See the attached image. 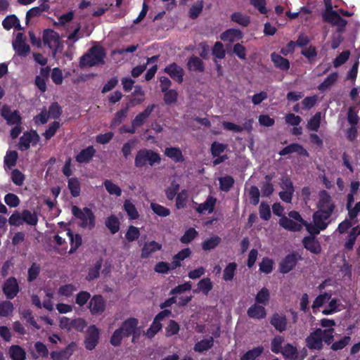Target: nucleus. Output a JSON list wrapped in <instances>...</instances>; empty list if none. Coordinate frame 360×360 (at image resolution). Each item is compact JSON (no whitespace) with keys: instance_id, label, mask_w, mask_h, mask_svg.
Segmentation results:
<instances>
[{"instance_id":"nucleus-1","label":"nucleus","mask_w":360,"mask_h":360,"mask_svg":"<svg viewBox=\"0 0 360 360\" xmlns=\"http://www.w3.org/2000/svg\"><path fill=\"white\" fill-rule=\"evenodd\" d=\"M105 52L103 47L94 46L91 47L79 59V66L83 68H91L98 65L104 64Z\"/></svg>"},{"instance_id":"nucleus-2","label":"nucleus","mask_w":360,"mask_h":360,"mask_svg":"<svg viewBox=\"0 0 360 360\" xmlns=\"http://www.w3.org/2000/svg\"><path fill=\"white\" fill-rule=\"evenodd\" d=\"M325 10L321 13V18L323 22L330 23L332 26L342 27L347 25V21L342 18L340 14L333 9L332 0H323Z\"/></svg>"},{"instance_id":"nucleus-3","label":"nucleus","mask_w":360,"mask_h":360,"mask_svg":"<svg viewBox=\"0 0 360 360\" xmlns=\"http://www.w3.org/2000/svg\"><path fill=\"white\" fill-rule=\"evenodd\" d=\"M72 213L74 217L81 221L79 226L83 229L92 230L96 226V217L91 209L89 207L79 208L72 206Z\"/></svg>"},{"instance_id":"nucleus-4","label":"nucleus","mask_w":360,"mask_h":360,"mask_svg":"<svg viewBox=\"0 0 360 360\" xmlns=\"http://www.w3.org/2000/svg\"><path fill=\"white\" fill-rule=\"evenodd\" d=\"M161 158L159 153L150 149L142 148L136 153L134 165L136 167L141 168L147 164L153 166L155 164H159Z\"/></svg>"},{"instance_id":"nucleus-5","label":"nucleus","mask_w":360,"mask_h":360,"mask_svg":"<svg viewBox=\"0 0 360 360\" xmlns=\"http://www.w3.org/2000/svg\"><path fill=\"white\" fill-rule=\"evenodd\" d=\"M302 256L297 251H292L286 255L278 264V271L286 274L292 271L300 260H302Z\"/></svg>"},{"instance_id":"nucleus-6","label":"nucleus","mask_w":360,"mask_h":360,"mask_svg":"<svg viewBox=\"0 0 360 360\" xmlns=\"http://www.w3.org/2000/svg\"><path fill=\"white\" fill-rule=\"evenodd\" d=\"M1 117L6 121L9 126L22 125V118L18 110H12L9 105H4L1 110Z\"/></svg>"},{"instance_id":"nucleus-7","label":"nucleus","mask_w":360,"mask_h":360,"mask_svg":"<svg viewBox=\"0 0 360 360\" xmlns=\"http://www.w3.org/2000/svg\"><path fill=\"white\" fill-rule=\"evenodd\" d=\"M88 308L92 316L102 314L106 309V301L101 295H95L89 300Z\"/></svg>"},{"instance_id":"nucleus-8","label":"nucleus","mask_w":360,"mask_h":360,"mask_svg":"<svg viewBox=\"0 0 360 360\" xmlns=\"http://www.w3.org/2000/svg\"><path fill=\"white\" fill-rule=\"evenodd\" d=\"M321 333V328H318L306 338L305 343L308 349L320 351L323 348Z\"/></svg>"},{"instance_id":"nucleus-9","label":"nucleus","mask_w":360,"mask_h":360,"mask_svg":"<svg viewBox=\"0 0 360 360\" xmlns=\"http://www.w3.org/2000/svg\"><path fill=\"white\" fill-rule=\"evenodd\" d=\"M39 135L36 130L31 129L30 131H26L20 138L18 148L21 150H27L30 147V143L34 146L39 141Z\"/></svg>"},{"instance_id":"nucleus-10","label":"nucleus","mask_w":360,"mask_h":360,"mask_svg":"<svg viewBox=\"0 0 360 360\" xmlns=\"http://www.w3.org/2000/svg\"><path fill=\"white\" fill-rule=\"evenodd\" d=\"M2 290L8 300H12L16 297L20 290L17 279L12 276L6 280L3 285Z\"/></svg>"},{"instance_id":"nucleus-11","label":"nucleus","mask_w":360,"mask_h":360,"mask_svg":"<svg viewBox=\"0 0 360 360\" xmlns=\"http://www.w3.org/2000/svg\"><path fill=\"white\" fill-rule=\"evenodd\" d=\"M270 324L279 333H283L287 329L288 320L283 313H274L269 319Z\"/></svg>"},{"instance_id":"nucleus-12","label":"nucleus","mask_w":360,"mask_h":360,"mask_svg":"<svg viewBox=\"0 0 360 360\" xmlns=\"http://www.w3.org/2000/svg\"><path fill=\"white\" fill-rule=\"evenodd\" d=\"M99 340V330L95 325L88 328L86 337L84 340L85 347L88 350H93L98 345Z\"/></svg>"},{"instance_id":"nucleus-13","label":"nucleus","mask_w":360,"mask_h":360,"mask_svg":"<svg viewBox=\"0 0 360 360\" xmlns=\"http://www.w3.org/2000/svg\"><path fill=\"white\" fill-rule=\"evenodd\" d=\"M164 72L169 75V77L179 84H181L184 81V70L176 63H172L166 66Z\"/></svg>"},{"instance_id":"nucleus-14","label":"nucleus","mask_w":360,"mask_h":360,"mask_svg":"<svg viewBox=\"0 0 360 360\" xmlns=\"http://www.w3.org/2000/svg\"><path fill=\"white\" fill-rule=\"evenodd\" d=\"M333 214V210H319L313 214L314 223L319 226L320 229H326L328 225L325 221L328 219Z\"/></svg>"},{"instance_id":"nucleus-15","label":"nucleus","mask_w":360,"mask_h":360,"mask_svg":"<svg viewBox=\"0 0 360 360\" xmlns=\"http://www.w3.org/2000/svg\"><path fill=\"white\" fill-rule=\"evenodd\" d=\"M13 47L20 56L25 57L30 51V47L25 43L22 33H18L15 41L13 43Z\"/></svg>"},{"instance_id":"nucleus-16","label":"nucleus","mask_w":360,"mask_h":360,"mask_svg":"<svg viewBox=\"0 0 360 360\" xmlns=\"http://www.w3.org/2000/svg\"><path fill=\"white\" fill-rule=\"evenodd\" d=\"M76 344L74 342H70L65 348L60 351L51 352L50 355L52 360H69L73 354Z\"/></svg>"},{"instance_id":"nucleus-17","label":"nucleus","mask_w":360,"mask_h":360,"mask_svg":"<svg viewBox=\"0 0 360 360\" xmlns=\"http://www.w3.org/2000/svg\"><path fill=\"white\" fill-rule=\"evenodd\" d=\"M304 248L310 252L319 255L321 252V246L315 236H305L302 240Z\"/></svg>"},{"instance_id":"nucleus-18","label":"nucleus","mask_w":360,"mask_h":360,"mask_svg":"<svg viewBox=\"0 0 360 360\" xmlns=\"http://www.w3.org/2000/svg\"><path fill=\"white\" fill-rule=\"evenodd\" d=\"M155 107V104H151L148 105L143 112L137 114L134 119L131 120V124L134 127H137L143 126L148 120V118L150 117Z\"/></svg>"},{"instance_id":"nucleus-19","label":"nucleus","mask_w":360,"mask_h":360,"mask_svg":"<svg viewBox=\"0 0 360 360\" xmlns=\"http://www.w3.org/2000/svg\"><path fill=\"white\" fill-rule=\"evenodd\" d=\"M293 153H296L302 156H309V153L307 150L302 145L297 143H293L284 147L281 150L279 151L278 154L281 156H285Z\"/></svg>"},{"instance_id":"nucleus-20","label":"nucleus","mask_w":360,"mask_h":360,"mask_svg":"<svg viewBox=\"0 0 360 360\" xmlns=\"http://www.w3.org/2000/svg\"><path fill=\"white\" fill-rule=\"evenodd\" d=\"M43 41L45 46H47L49 49H52L53 46L58 44L59 35L53 30H44L43 32Z\"/></svg>"},{"instance_id":"nucleus-21","label":"nucleus","mask_w":360,"mask_h":360,"mask_svg":"<svg viewBox=\"0 0 360 360\" xmlns=\"http://www.w3.org/2000/svg\"><path fill=\"white\" fill-rule=\"evenodd\" d=\"M138 324L139 320L136 318L130 317L122 323L120 328L123 332V335L125 338H129L134 332Z\"/></svg>"},{"instance_id":"nucleus-22","label":"nucleus","mask_w":360,"mask_h":360,"mask_svg":"<svg viewBox=\"0 0 360 360\" xmlns=\"http://www.w3.org/2000/svg\"><path fill=\"white\" fill-rule=\"evenodd\" d=\"M220 38L224 41L233 43L236 41L242 39L243 34L238 29L231 28L223 32L220 35Z\"/></svg>"},{"instance_id":"nucleus-23","label":"nucleus","mask_w":360,"mask_h":360,"mask_svg":"<svg viewBox=\"0 0 360 360\" xmlns=\"http://www.w3.org/2000/svg\"><path fill=\"white\" fill-rule=\"evenodd\" d=\"M162 249V245L159 243L152 240L150 242H146L143 245L141 249V257L142 259L148 258L153 253L160 250Z\"/></svg>"},{"instance_id":"nucleus-24","label":"nucleus","mask_w":360,"mask_h":360,"mask_svg":"<svg viewBox=\"0 0 360 360\" xmlns=\"http://www.w3.org/2000/svg\"><path fill=\"white\" fill-rule=\"evenodd\" d=\"M278 224L281 227L287 231L297 232L302 230V224L298 223L285 216L281 217Z\"/></svg>"},{"instance_id":"nucleus-25","label":"nucleus","mask_w":360,"mask_h":360,"mask_svg":"<svg viewBox=\"0 0 360 360\" xmlns=\"http://www.w3.org/2000/svg\"><path fill=\"white\" fill-rule=\"evenodd\" d=\"M319 197L320 198L318 202V209L324 210L332 209L333 212L335 209V205L332 202L331 197L328 193L326 191L323 190L320 192Z\"/></svg>"},{"instance_id":"nucleus-26","label":"nucleus","mask_w":360,"mask_h":360,"mask_svg":"<svg viewBox=\"0 0 360 360\" xmlns=\"http://www.w3.org/2000/svg\"><path fill=\"white\" fill-rule=\"evenodd\" d=\"M247 314L251 319H262L266 317V311L264 306L255 303L248 308Z\"/></svg>"},{"instance_id":"nucleus-27","label":"nucleus","mask_w":360,"mask_h":360,"mask_svg":"<svg viewBox=\"0 0 360 360\" xmlns=\"http://www.w3.org/2000/svg\"><path fill=\"white\" fill-rule=\"evenodd\" d=\"M96 153V150L92 146L82 149L75 157V160L79 163L89 162Z\"/></svg>"},{"instance_id":"nucleus-28","label":"nucleus","mask_w":360,"mask_h":360,"mask_svg":"<svg viewBox=\"0 0 360 360\" xmlns=\"http://www.w3.org/2000/svg\"><path fill=\"white\" fill-rule=\"evenodd\" d=\"M271 60L276 68L283 71H287L290 69V65L289 60L276 52H273L271 54Z\"/></svg>"},{"instance_id":"nucleus-29","label":"nucleus","mask_w":360,"mask_h":360,"mask_svg":"<svg viewBox=\"0 0 360 360\" xmlns=\"http://www.w3.org/2000/svg\"><path fill=\"white\" fill-rule=\"evenodd\" d=\"M67 235L70 239V244L69 254H73L82 245V238L79 233L74 234L70 229H68Z\"/></svg>"},{"instance_id":"nucleus-30","label":"nucleus","mask_w":360,"mask_h":360,"mask_svg":"<svg viewBox=\"0 0 360 360\" xmlns=\"http://www.w3.org/2000/svg\"><path fill=\"white\" fill-rule=\"evenodd\" d=\"M165 155L175 162H183L185 160L182 151L179 147L166 148Z\"/></svg>"},{"instance_id":"nucleus-31","label":"nucleus","mask_w":360,"mask_h":360,"mask_svg":"<svg viewBox=\"0 0 360 360\" xmlns=\"http://www.w3.org/2000/svg\"><path fill=\"white\" fill-rule=\"evenodd\" d=\"M191 255V250L189 248L182 249L176 255L173 257V260L171 262V269H176L181 266V261L186 259Z\"/></svg>"},{"instance_id":"nucleus-32","label":"nucleus","mask_w":360,"mask_h":360,"mask_svg":"<svg viewBox=\"0 0 360 360\" xmlns=\"http://www.w3.org/2000/svg\"><path fill=\"white\" fill-rule=\"evenodd\" d=\"M187 68L191 71H195L198 72H202L205 70L204 63L200 58L195 56H192L188 59Z\"/></svg>"},{"instance_id":"nucleus-33","label":"nucleus","mask_w":360,"mask_h":360,"mask_svg":"<svg viewBox=\"0 0 360 360\" xmlns=\"http://www.w3.org/2000/svg\"><path fill=\"white\" fill-rule=\"evenodd\" d=\"M2 25L6 30H10L13 27L18 30H21L22 29L20 26L19 19L15 15H9L6 16L2 21Z\"/></svg>"},{"instance_id":"nucleus-34","label":"nucleus","mask_w":360,"mask_h":360,"mask_svg":"<svg viewBox=\"0 0 360 360\" xmlns=\"http://www.w3.org/2000/svg\"><path fill=\"white\" fill-rule=\"evenodd\" d=\"M214 345V338L210 337L197 342L193 347L195 352L202 353L211 349Z\"/></svg>"},{"instance_id":"nucleus-35","label":"nucleus","mask_w":360,"mask_h":360,"mask_svg":"<svg viewBox=\"0 0 360 360\" xmlns=\"http://www.w3.org/2000/svg\"><path fill=\"white\" fill-rule=\"evenodd\" d=\"M215 203L216 198L210 196L207 198L205 202L198 205V207L196 208V211L200 214H204L206 212L208 213H212L214 209Z\"/></svg>"},{"instance_id":"nucleus-36","label":"nucleus","mask_w":360,"mask_h":360,"mask_svg":"<svg viewBox=\"0 0 360 360\" xmlns=\"http://www.w3.org/2000/svg\"><path fill=\"white\" fill-rule=\"evenodd\" d=\"M281 353L286 359L296 360L298 358V351L297 347L290 343L285 345Z\"/></svg>"},{"instance_id":"nucleus-37","label":"nucleus","mask_w":360,"mask_h":360,"mask_svg":"<svg viewBox=\"0 0 360 360\" xmlns=\"http://www.w3.org/2000/svg\"><path fill=\"white\" fill-rule=\"evenodd\" d=\"M103 264V258H99L93 267L89 269L86 279L89 281H94L99 277L100 271Z\"/></svg>"},{"instance_id":"nucleus-38","label":"nucleus","mask_w":360,"mask_h":360,"mask_svg":"<svg viewBox=\"0 0 360 360\" xmlns=\"http://www.w3.org/2000/svg\"><path fill=\"white\" fill-rule=\"evenodd\" d=\"M9 354L13 360H25L26 352L25 349L19 345H12L9 348Z\"/></svg>"},{"instance_id":"nucleus-39","label":"nucleus","mask_w":360,"mask_h":360,"mask_svg":"<svg viewBox=\"0 0 360 360\" xmlns=\"http://www.w3.org/2000/svg\"><path fill=\"white\" fill-rule=\"evenodd\" d=\"M68 187L72 197L77 198L79 196L81 192V186L80 182L77 177H72L68 179Z\"/></svg>"},{"instance_id":"nucleus-40","label":"nucleus","mask_w":360,"mask_h":360,"mask_svg":"<svg viewBox=\"0 0 360 360\" xmlns=\"http://www.w3.org/2000/svg\"><path fill=\"white\" fill-rule=\"evenodd\" d=\"M338 75L337 72H332L318 86V89L324 91L332 86L338 80Z\"/></svg>"},{"instance_id":"nucleus-41","label":"nucleus","mask_w":360,"mask_h":360,"mask_svg":"<svg viewBox=\"0 0 360 360\" xmlns=\"http://www.w3.org/2000/svg\"><path fill=\"white\" fill-rule=\"evenodd\" d=\"M231 21L238 23L243 27H248L250 23V18L248 15L240 12H235L231 15Z\"/></svg>"},{"instance_id":"nucleus-42","label":"nucleus","mask_w":360,"mask_h":360,"mask_svg":"<svg viewBox=\"0 0 360 360\" xmlns=\"http://www.w3.org/2000/svg\"><path fill=\"white\" fill-rule=\"evenodd\" d=\"M105 224L112 234L116 233L120 230V224L117 217L115 215L107 217Z\"/></svg>"},{"instance_id":"nucleus-43","label":"nucleus","mask_w":360,"mask_h":360,"mask_svg":"<svg viewBox=\"0 0 360 360\" xmlns=\"http://www.w3.org/2000/svg\"><path fill=\"white\" fill-rule=\"evenodd\" d=\"M264 352L262 346L254 347L252 349L247 351L241 357L240 360H255L257 357L262 355Z\"/></svg>"},{"instance_id":"nucleus-44","label":"nucleus","mask_w":360,"mask_h":360,"mask_svg":"<svg viewBox=\"0 0 360 360\" xmlns=\"http://www.w3.org/2000/svg\"><path fill=\"white\" fill-rule=\"evenodd\" d=\"M219 188L221 191L228 192L234 184V179L232 176L226 175L219 179Z\"/></svg>"},{"instance_id":"nucleus-45","label":"nucleus","mask_w":360,"mask_h":360,"mask_svg":"<svg viewBox=\"0 0 360 360\" xmlns=\"http://www.w3.org/2000/svg\"><path fill=\"white\" fill-rule=\"evenodd\" d=\"M123 206L124 210L126 212L130 219L135 220L139 218V214L135 205L129 200H126Z\"/></svg>"},{"instance_id":"nucleus-46","label":"nucleus","mask_w":360,"mask_h":360,"mask_svg":"<svg viewBox=\"0 0 360 360\" xmlns=\"http://www.w3.org/2000/svg\"><path fill=\"white\" fill-rule=\"evenodd\" d=\"M336 32L334 33L331 38L330 47L332 49H336L339 47L342 41H343L342 33L345 31L346 26L342 27V30L340 31V27L336 26Z\"/></svg>"},{"instance_id":"nucleus-47","label":"nucleus","mask_w":360,"mask_h":360,"mask_svg":"<svg viewBox=\"0 0 360 360\" xmlns=\"http://www.w3.org/2000/svg\"><path fill=\"white\" fill-rule=\"evenodd\" d=\"M103 184L110 195H114L117 197H120L122 195V189L120 187L114 184L111 180L105 179Z\"/></svg>"},{"instance_id":"nucleus-48","label":"nucleus","mask_w":360,"mask_h":360,"mask_svg":"<svg viewBox=\"0 0 360 360\" xmlns=\"http://www.w3.org/2000/svg\"><path fill=\"white\" fill-rule=\"evenodd\" d=\"M18 154L15 150L8 151L4 157V167L11 169L17 163Z\"/></svg>"},{"instance_id":"nucleus-49","label":"nucleus","mask_w":360,"mask_h":360,"mask_svg":"<svg viewBox=\"0 0 360 360\" xmlns=\"http://www.w3.org/2000/svg\"><path fill=\"white\" fill-rule=\"evenodd\" d=\"M269 290L266 288H262L256 295L255 303L265 306L269 303Z\"/></svg>"},{"instance_id":"nucleus-50","label":"nucleus","mask_w":360,"mask_h":360,"mask_svg":"<svg viewBox=\"0 0 360 360\" xmlns=\"http://www.w3.org/2000/svg\"><path fill=\"white\" fill-rule=\"evenodd\" d=\"M197 285L198 290L205 295H207L213 288V283L210 278H203L198 283Z\"/></svg>"},{"instance_id":"nucleus-51","label":"nucleus","mask_w":360,"mask_h":360,"mask_svg":"<svg viewBox=\"0 0 360 360\" xmlns=\"http://www.w3.org/2000/svg\"><path fill=\"white\" fill-rule=\"evenodd\" d=\"M221 239L218 236H214L202 243V248L203 250H211L217 248L221 243Z\"/></svg>"},{"instance_id":"nucleus-52","label":"nucleus","mask_w":360,"mask_h":360,"mask_svg":"<svg viewBox=\"0 0 360 360\" xmlns=\"http://www.w3.org/2000/svg\"><path fill=\"white\" fill-rule=\"evenodd\" d=\"M236 269L237 264L236 262L229 263L224 269L223 279L226 281H232L234 278Z\"/></svg>"},{"instance_id":"nucleus-53","label":"nucleus","mask_w":360,"mask_h":360,"mask_svg":"<svg viewBox=\"0 0 360 360\" xmlns=\"http://www.w3.org/2000/svg\"><path fill=\"white\" fill-rule=\"evenodd\" d=\"M22 222H25L30 226H36L38 222V217L35 213L31 212L28 210L22 211Z\"/></svg>"},{"instance_id":"nucleus-54","label":"nucleus","mask_w":360,"mask_h":360,"mask_svg":"<svg viewBox=\"0 0 360 360\" xmlns=\"http://www.w3.org/2000/svg\"><path fill=\"white\" fill-rule=\"evenodd\" d=\"M284 338L281 335H276L271 341V350L274 354H279L282 352V344Z\"/></svg>"},{"instance_id":"nucleus-55","label":"nucleus","mask_w":360,"mask_h":360,"mask_svg":"<svg viewBox=\"0 0 360 360\" xmlns=\"http://www.w3.org/2000/svg\"><path fill=\"white\" fill-rule=\"evenodd\" d=\"M202 9L203 1H198L195 4L192 5L191 7L190 8L188 12L189 17L193 20L196 19L202 11Z\"/></svg>"},{"instance_id":"nucleus-56","label":"nucleus","mask_w":360,"mask_h":360,"mask_svg":"<svg viewBox=\"0 0 360 360\" xmlns=\"http://www.w3.org/2000/svg\"><path fill=\"white\" fill-rule=\"evenodd\" d=\"M50 117L56 120L58 119L63 113L61 106L57 102L51 103L47 111Z\"/></svg>"},{"instance_id":"nucleus-57","label":"nucleus","mask_w":360,"mask_h":360,"mask_svg":"<svg viewBox=\"0 0 360 360\" xmlns=\"http://www.w3.org/2000/svg\"><path fill=\"white\" fill-rule=\"evenodd\" d=\"M150 208L157 215L165 217L170 214L169 209L155 202L150 203Z\"/></svg>"},{"instance_id":"nucleus-58","label":"nucleus","mask_w":360,"mask_h":360,"mask_svg":"<svg viewBox=\"0 0 360 360\" xmlns=\"http://www.w3.org/2000/svg\"><path fill=\"white\" fill-rule=\"evenodd\" d=\"M198 235V231L194 228H189L185 231L184 235L180 238V241L183 244L190 243Z\"/></svg>"},{"instance_id":"nucleus-59","label":"nucleus","mask_w":360,"mask_h":360,"mask_svg":"<svg viewBox=\"0 0 360 360\" xmlns=\"http://www.w3.org/2000/svg\"><path fill=\"white\" fill-rule=\"evenodd\" d=\"M228 148V145L225 143H221L217 141H214L210 148V151L212 155L215 158L216 156H219L221 153H223L226 148Z\"/></svg>"},{"instance_id":"nucleus-60","label":"nucleus","mask_w":360,"mask_h":360,"mask_svg":"<svg viewBox=\"0 0 360 360\" xmlns=\"http://www.w3.org/2000/svg\"><path fill=\"white\" fill-rule=\"evenodd\" d=\"M60 124L58 121H53L51 122L48 129L43 133L46 140H50L56 133L58 129L60 128Z\"/></svg>"},{"instance_id":"nucleus-61","label":"nucleus","mask_w":360,"mask_h":360,"mask_svg":"<svg viewBox=\"0 0 360 360\" xmlns=\"http://www.w3.org/2000/svg\"><path fill=\"white\" fill-rule=\"evenodd\" d=\"M351 340V337L349 335H345L342 337L340 340L334 342L330 345V349L333 351H338L344 349L347 345H349Z\"/></svg>"},{"instance_id":"nucleus-62","label":"nucleus","mask_w":360,"mask_h":360,"mask_svg":"<svg viewBox=\"0 0 360 360\" xmlns=\"http://www.w3.org/2000/svg\"><path fill=\"white\" fill-rule=\"evenodd\" d=\"M322 343L323 342L327 345H331L334 340V328L321 329Z\"/></svg>"},{"instance_id":"nucleus-63","label":"nucleus","mask_w":360,"mask_h":360,"mask_svg":"<svg viewBox=\"0 0 360 360\" xmlns=\"http://www.w3.org/2000/svg\"><path fill=\"white\" fill-rule=\"evenodd\" d=\"M140 236L139 229L131 225L128 227V229L125 233V238L129 242H133L137 240Z\"/></svg>"},{"instance_id":"nucleus-64","label":"nucleus","mask_w":360,"mask_h":360,"mask_svg":"<svg viewBox=\"0 0 360 360\" xmlns=\"http://www.w3.org/2000/svg\"><path fill=\"white\" fill-rule=\"evenodd\" d=\"M13 309V304L11 302L6 300L0 302V316H9Z\"/></svg>"}]
</instances>
